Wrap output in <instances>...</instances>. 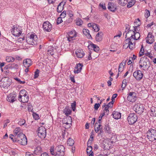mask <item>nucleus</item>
I'll return each instance as SVG.
<instances>
[{
	"label": "nucleus",
	"mask_w": 156,
	"mask_h": 156,
	"mask_svg": "<svg viewBox=\"0 0 156 156\" xmlns=\"http://www.w3.org/2000/svg\"><path fill=\"white\" fill-rule=\"evenodd\" d=\"M18 100L23 103L27 102L29 100L28 96L27 95V94H25L23 96L20 95L18 97Z\"/></svg>",
	"instance_id": "f8f14e48"
},
{
	"label": "nucleus",
	"mask_w": 156,
	"mask_h": 156,
	"mask_svg": "<svg viewBox=\"0 0 156 156\" xmlns=\"http://www.w3.org/2000/svg\"><path fill=\"white\" fill-rule=\"evenodd\" d=\"M150 114L151 116L156 117V108L154 107L151 108Z\"/></svg>",
	"instance_id": "bb28decb"
},
{
	"label": "nucleus",
	"mask_w": 156,
	"mask_h": 156,
	"mask_svg": "<svg viewBox=\"0 0 156 156\" xmlns=\"http://www.w3.org/2000/svg\"><path fill=\"white\" fill-rule=\"evenodd\" d=\"M15 80H16V81L18 82V83L20 84H24L25 83V81H21L20 79L18 78H14Z\"/></svg>",
	"instance_id": "3c124183"
},
{
	"label": "nucleus",
	"mask_w": 156,
	"mask_h": 156,
	"mask_svg": "<svg viewBox=\"0 0 156 156\" xmlns=\"http://www.w3.org/2000/svg\"><path fill=\"white\" fill-rule=\"evenodd\" d=\"M135 94L134 92H129L127 97V100L131 102H135L136 100V97Z\"/></svg>",
	"instance_id": "9b49d317"
},
{
	"label": "nucleus",
	"mask_w": 156,
	"mask_h": 156,
	"mask_svg": "<svg viewBox=\"0 0 156 156\" xmlns=\"http://www.w3.org/2000/svg\"><path fill=\"white\" fill-rule=\"evenodd\" d=\"M118 2L122 6H125L128 2L127 0H118Z\"/></svg>",
	"instance_id": "4c0bfd02"
},
{
	"label": "nucleus",
	"mask_w": 156,
	"mask_h": 156,
	"mask_svg": "<svg viewBox=\"0 0 156 156\" xmlns=\"http://www.w3.org/2000/svg\"><path fill=\"white\" fill-rule=\"evenodd\" d=\"M68 15L70 17H72L73 16V12L71 10H69L67 11Z\"/></svg>",
	"instance_id": "e2e57ef3"
},
{
	"label": "nucleus",
	"mask_w": 156,
	"mask_h": 156,
	"mask_svg": "<svg viewBox=\"0 0 156 156\" xmlns=\"http://www.w3.org/2000/svg\"><path fill=\"white\" fill-rule=\"evenodd\" d=\"M37 37L36 35L34 34V38H33V43H34V44H37Z\"/></svg>",
	"instance_id": "603ef678"
},
{
	"label": "nucleus",
	"mask_w": 156,
	"mask_h": 156,
	"mask_svg": "<svg viewBox=\"0 0 156 156\" xmlns=\"http://www.w3.org/2000/svg\"><path fill=\"white\" fill-rule=\"evenodd\" d=\"M83 66V65L79 63L76 64V66L75 67V69H78L81 70Z\"/></svg>",
	"instance_id": "49530a36"
},
{
	"label": "nucleus",
	"mask_w": 156,
	"mask_h": 156,
	"mask_svg": "<svg viewBox=\"0 0 156 156\" xmlns=\"http://www.w3.org/2000/svg\"><path fill=\"white\" fill-rule=\"evenodd\" d=\"M33 116L34 118L35 119L37 120L39 119V116L38 114L36 113L33 112Z\"/></svg>",
	"instance_id": "5fc2aeb1"
},
{
	"label": "nucleus",
	"mask_w": 156,
	"mask_h": 156,
	"mask_svg": "<svg viewBox=\"0 0 156 156\" xmlns=\"http://www.w3.org/2000/svg\"><path fill=\"white\" fill-rule=\"evenodd\" d=\"M126 29L125 31L127 32L128 30H129L130 26L129 24H126L125 25Z\"/></svg>",
	"instance_id": "338daca9"
},
{
	"label": "nucleus",
	"mask_w": 156,
	"mask_h": 156,
	"mask_svg": "<svg viewBox=\"0 0 156 156\" xmlns=\"http://www.w3.org/2000/svg\"><path fill=\"white\" fill-rule=\"evenodd\" d=\"M134 31H133V30H129L128 32L126 33L125 38H126L127 37H128V38H130L131 39H133L134 35Z\"/></svg>",
	"instance_id": "4be33fe9"
},
{
	"label": "nucleus",
	"mask_w": 156,
	"mask_h": 156,
	"mask_svg": "<svg viewBox=\"0 0 156 156\" xmlns=\"http://www.w3.org/2000/svg\"><path fill=\"white\" fill-rule=\"evenodd\" d=\"M136 2V1L135 0H131L129 2L127 5V7L130 8L132 7L135 4Z\"/></svg>",
	"instance_id": "c9c22d12"
},
{
	"label": "nucleus",
	"mask_w": 156,
	"mask_h": 156,
	"mask_svg": "<svg viewBox=\"0 0 156 156\" xmlns=\"http://www.w3.org/2000/svg\"><path fill=\"white\" fill-rule=\"evenodd\" d=\"M19 63H13L9 66V68L17 69L19 68Z\"/></svg>",
	"instance_id": "2f4dec72"
},
{
	"label": "nucleus",
	"mask_w": 156,
	"mask_h": 156,
	"mask_svg": "<svg viewBox=\"0 0 156 156\" xmlns=\"http://www.w3.org/2000/svg\"><path fill=\"white\" fill-rule=\"evenodd\" d=\"M71 106L73 111H74L76 109V102L75 101H74V102L72 103Z\"/></svg>",
	"instance_id": "864d4df0"
},
{
	"label": "nucleus",
	"mask_w": 156,
	"mask_h": 156,
	"mask_svg": "<svg viewBox=\"0 0 156 156\" xmlns=\"http://www.w3.org/2000/svg\"><path fill=\"white\" fill-rule=\"evenodd\" d=\"M66 11H64L60 14V17L62 18H64L66 16Z\"/></svg>",
	"instance_id": "8fccbe9b"
},
{
	"label": "nucleus",
	"mask_w": 156,
	"mask_h": 156,
	"mask_svg": "<svg viewBox=\"0 0 156 156\" xmlns=\"http://www.w3.org/2000/svg\"><path fill=\"white\" fill-rule=\"evenodd\" d=\"M108 5V8L110 11L113 12L115 11L116 9V6L114 3L111 2L109 3Z\"/></svg>",
	"instance_id": "dca6fc26"
},
{
	"label": "nucleus",
	"mask_w": 156,
	"mask_h": 156,
	"mask_svg": "<svg viewBox=\"0 0 156 156\" xmlns=\"http://www.w3.org/2000/svg\"><path fill=\"white\" fill-rule=\"evenodd\" d=\"M103 35V33L101 32H99L96 34L95 37V40L96 41L100 42L102 39V36Z\"/></svg>",
	"instance_id": "a211bd4d"
},
{
	"label": "nucleus",
	"mask_w": 156,
	"mask_h": 156,
	"mask_svg": "<svg viewBox=\"0 0 156 156\" xmlns=\"http://www.w3.org/2000/svg\"><path fill=\"white\" fill-rule=\"evenodd\" d=\"M102 126L101 124L97 123L96 122L94 126V130L96 133H98L101 129Z\"/></svg>",
	"instance_id": "a878e982"
},
{
	"label": "nucleus",
	"mask_w": 156,
	"mask_h": 156,
	"mask_svg": "<svg viewBox=\"0 0 156 156\" xmlns=\"http://www.w3.org/2000/svg\"><path fill=\"white\" fill-rule=\"evenodd\" d=\"M104 130L105 131L106 133H111L112 132L111 128H110L108 125H105Z\"/></svg>",
	"instance_id": "473e14b6"
},
{
	"label": "nucleus",
	"mask_w": 156,
	"mask_h": 156,
	"mask_svg": "<svg viewBox=\"0 0 156 156\" xmlns=\"http://www.w3.org/2000/svg\"><path fill=\"white\" fill-rule=\"evenodd\" d=\"M83 32L84 34L87 36V38L89 39H91L92 37L89 33V31L88 29H83Z\"/></svg>",
	"instance_id": "b1692460"
},
{
	"label": "nucleus",
	"mask_w": 156,
	"mask_h": 156,
	"mask_svg": "<svg viewBox=\"0 0 156 156\" xmlns=\"http://www.w3.org/2000/svg\"><path fill=\"white\" fill-rule=\"evenodd\" d=\"M134 111L138 114H141L143 112L144 107L143 105L137 104L134 107Z\"/></svg>",
	"instance_id": "0eeeda50"
},
{
	"label": "nucleus",
	"mask_w": 156,
	"mask_h": 156,
	"mask_svg": "<svg viewBox=\"0 0 156 156\" xmlns=\"http://www.w3.org/2000/svg\"><path fill=\"white\" fill-rule=\"evenodd\" d=\"M107 107H108L109 108H112L113 104H112V103H111V102H109L106 105Z\"/></svg>",
	"instance_id": "774afa93"
},
{
	"label": "nucleus",
	"mask_w": 156,
	"mask_h": 156,
	"mask_svg": "<svg viewBox=\"0 0 156 156\" xmlns=\"http://www.w3.org/2000/svg\"><path fill=\"white\" fill-rule=\"evenodd\" d=\"M32 61L29 59H24L23 62V65L26 68L29 67L32 64Z\"/></svg>",
	"instance_id": "2eb2a0df"
},
{
	"label": "nucleus",
	"mask_w": 156,
	"mask_h": 156,
	"mask_svg": "<svg viewBox=\"0 0 156 156\" xmlns=\"http://www.w3.org/2000/svg\"><path fill=\"white\" fill-rule=\"evenodd\" d=\"M150 16V11L147 10H146V12L144 14V16L146 18H147Z\"/></svg>",
	"instance_id": "13d9d810"
},
{
	"label": "nucleus",
	"mask_w": 156,
	"mask_h": 156,
	"mask_svg": "<svg viewBox=\"0 0 156 156\" xmlns=\"http://www.w3.org/2000/svg\"><path fill=\"white\" fill-rule=\"evenodd\" d=\"M109 108L107 107V106L105 107V108L103 110V113H102V116L105 115H108L109 113V111L108 109Z\"/></svg>",
	"instance_id": "72a5a7b5"
},
{
	"label": "nucleus",
	"mask_w": 156,
	"mask_h": 156,
	"mask_svg": "<svg viewBox=\"0 0 156 156\" xmlns=\"http://www.w3.org/2000/svg\"><path fill=\"white\" fill-rule=\"evenodd\" d=\"M76 23L77 25L81 26L83 23V21L80 18H78L76 19Z\"/></svg>",
	"instance_id": "e433bc0d"
},
{
	"label": "nucleus",
	"mask_w": 156,
	"mask_h": 156,
	"mask_svg": "<svg viewBox=\"0 0 156 156\" xmlns=\"http://www.w3.org/2000/svg\"><path fill=\"white\" fill-rule=\"evenodd\" d=\"M93 48L94 51L97 52L99 51V48L96 44H91L90 45L88 46V48L89 49H90V48Z\"/></svg>",
	"instance_id": "412c9836"
},
{
	"label": "nucleus",
	"mask_w": 156,
	"mask_h": 156,
	"mask_svg": "<svg viewBox=\"0 0 156 156\" xmlns=\"http://www.w3.org/2000/svg\"><path fill=\"white\" fill-rule=\"evenodd\" d=\"M11 80L8 77L3 78L0 81V86L4 88H7L11 84Z\"/></svg>",
	"instance_id": "7ed1b4c3"
},
{
	"label": "nucleus",
	"mask_w": 156,
	"mask_h": 156,
	"mask_svg": "<svg viewBox=\"0 0 156 156\" xmlns=\"http://www.w3.org/2000/svg\"><path fill=\"white\" fill-rule=\"evenodd\" d=\"M69 77L71 81L73 83H74L75 82L74 78V76L73 75H70L69 76Z\"/></svg>",
	"instance_id": "69168bd1"
},
{
	"label": "nucleus",
	"mask_w": 156,
	"mask_h": 156,
	"mask_svg": "<svg viewBox=\"0 0 156 156\" xmlns=\"http://www.w3.org/2000/svg\"><path fill=\"white\" fill-rule=\"evenodd\" d=\"M42 152V148L41 147L38 146L34 150L35 153L37 155L41 153Z\"/></svg>",
	"instance_id": "c85d7f7f"
},
{
	"label": "nucleus",
	"mask_w": 156,
	"mask_h": 156,
	"mask_svg": "<svg viewBox=\"0 0 156 156\" xmlns=\"http://www.w3.org/2000/svg\"><path fill=\"white\" fill-rule=\"evenodd\" d=\"M37 132L38 136L42 139L45 138L46 135V129L44 127L41 126L39 127Z\"/></svg>",
	"instance_id": "39448f33"
},
{
	"label": "nucleus",
	"mask_w": 156,
	"mask_h": 156,
	"mask_svg": "<svg viewBox=\"0 0 156 156\" xmlns=\"http://www.w3.org/2000/svg\"><path fill=\"white\" fill-rule=\"evenodd\" d=\"M142 64L144 66V70H147L150 66V62L149 59L145 56L141 57L139 62V64Z\"/></svg>",
	"instance_id": "f257e3e1"
},
{
	"label": "nucleus",
	"mask_w": 156,
	"mask_h": 156,
	"mask_svg": "<svg viewBox=\"0 0 156 156\" xmlns=\"http://www.w3.org/2000/svg\"><path fill=\"white\" fill-rule=\"evenodd\" d=\"M16 142H18L20 144L25 145L27 144V140L26 136L23 134H21V136H18Z\"/></svg>",
	"instance_id": "423d86ee"
},
{
	"label": "nucleus",
	"mask_w": 156,
	"mask_h": 156,
	"mask_svg": "<svg viewBox=\"0 0 156 156\" xmlns=\"http://www.w3.org/2000/svg\"><path fill=\"white\" fill-rule=\"evenodd\" d=\"M63 124L65 126L66 128H68L70 127V124L68 123L67 122H64Z\"/></svg>",
	"instance_id": "bf43d9fd"
},
{
	"label": "nucleus",
	"mask_w": 156,
	"mask_h": 156,
	"mask_svg": "<svg viewBox=\"0 0 156 156\" xmlns=\"http://www.w3.org/2000/svg\"><path fill=\"white\" fill-rule=\"evenodd\" d=\"M112 115L113 118L115 119H118L121 118V113L119 112L114 111L112 113Z\"/></svg>",
	"instance_id": "5701e85b"
},
{
	"label": "nucleus",
	"mask_w": 156,
	"mask_h": 156,
	"mask_svg": "<svg viewBox=\"0 0 156 156\" xmlns=\"http://www.w3.org/2000/svg\"><path fill=\"white\" fill-rule=\"evenodd\" d=\"M15 58L11 56L7 57L6 58V60L8 62H13Z\"/></svg>",
	"instance_id": "58836bf2"
},
{
	"label": "nucleus",
	"mask_w": 156,
	"mask_h": 156,
	"mask_svg": "<svg viewBox=\"0 0 156 156\" xmlns=\"http://www.w3.org/2000/svg\"><path fill=\"white\" fill-rule=\"evenodd\" d=\"M25 120L24 119H21L18 122V124L20 126H22L25 123Z\"/></svg>",
	"instance_id": "de8ad7c7"
},
{
	"label": "nucleus",
	"mask_w": 156,
	"mask_h": 156,
	"mask_svg": "<svg viewBox=\"0 0 156 156\" xmlns=\"http://www.w3.org/2000/svg\"><path fill=\"white\" fill-rule=\"evenodd\" d=\"M25 94H27V92L25 90H21L19 93V96H23V95H24Z\"/></svg>",
	"instance_id": "680f3d73"
},
{
	"label": "nucleus",
	"mask_w": 156,
	"mask_h": 156,
	"mask_svg": "<svg viewBox=\"0 0 156 156\" xmlns=\"http://www.w3.org/2000/svg\"><path fill=\"white\" fill-rule=\"evenodd\" d=\"M100 106V104L99 103H96L94 105V108L96 110H97L99 107Z\"/></svg>",
	"instance_id": "052dcab7"
},
{
	"label": "nucleus",
	"mask_w": 156,
	"mask_h": 156,
	"mask_svg": "<svg viewBox=\"0 0 156 156\" xmlns=\"http://www.w3.org/2000/svg\"><path fill=\"white\" fill-rule=\"evenodd\" d=\"M67 144L70 146H73L74 143V140L70 138H69L67 140Z\"/></svg>",
	"instance_id": "f704fd0d"
},
{
	"label": "nucleus",
	"mask_w": 156,
	"mask_h": 156,
	"mask_svg": "<svg viewBox=\"0 0 156 156\" xmlns=\"http://www.w3.org/2000/svg\"><path fill=\"white\" fill-rule=\"evenodd\" d=\"M54 49L50 47L49 49L48 50L47 53L48 55L50 54L51 55H54V53L53 52Z\"/></svg>",
	"instance_id": "a19ab883"
},
{
	"label": "nucleus",
	"mask_w": 156,
	"mask_h": 156,
	"mask_svg": "<svg viewBox=\"0 0 156 156\" xmlns=\"http://www.w3.org/2000/svg\"><path fill=\"white\" fill-rule=\"evenodd\" d=\"M9 138H10L13 142H16V140L18 138V136L10 134L9 136Z\"/></svg>",
	"instance_id": "7c9ffc66"
},
{
	"label": "nucleus",
	"mask_w": 156,
	"mask_h": 156,
	"mask_svg": "<svg viewBox=\"0 0 156 156\" xmlns=\"http://www.w3.org/2000/svg\"><path fill=\"white\" fill-rule=\"evenodd\" d=\"M63 112L65 113V115H70L72 111L70 109L66 108L64 110Z\"/></svg>",
	"instance_id": "ea45409f"
},
{
	"label": "nucleus",
	"mask_w": 156,
	"mask_h": 156,
	"mask_svg": "<svg viewBox=\"0 0 156 156\" xmlns=\"http://www.w3.org/2000/svg\"><path fill=\"white\" fill-rule=\"evenodd\" d=\"M147 136L150 141L156 140V130L152 128L149 129L147 133Z\"/></svg>",
	"instance_id": "f03ea898"
},
{
	"label": "nucleus",
	"mask_w": 156,
	"mask_h": 156,
	"mask_svg": "<svg viewBox=\"0 0 156 156\" xmlns=\"http://www.w3.org/2000/svg\"><path fill=\"white\" fill-rule=\"evenodd\" d=\"M146 40V42L149 44H151L154 41V36L150 33L148 34Z\"/></svg>",
	"instance_id": "ddd939ff"
},
{
	"label": "nucleus",
	"mask_w": 156,
	"mask_h": 156,
	"mask_svg": "<svg viewBox=\"0 0 156 156\" xmlns=\"http://www.w3.org/2000/svg\"><path fill=\"white\" fill-rule=\"evenodd\" d=\"M11 32L13 35L16 37L20 36L22 34V31L20 30L19 29L15 27V26H13Z\"/></svg>",
	"instance_id": "9d476101"
},
{
	"label": "nucleus",
	"mask_w": 156,
	"mask_h": 156,
	"mask_svg": "<svg viewBox=\"0 0 156 156\" xmlns=\"http://www.w3.org/2000/svg\"><path fill=\"white\" fill-rule=\"evenodd\" d=\"M57 151H60L62 152H65V148L63 145H59L56 147Z\"/></svg>",
	"instance_id": "cd10ccee"
},
{
	"label": "nucleus",
	"mask_w": 156,
	"mask_h": 156,
	"mask_svg": "<svg viewBox=\"0 0 156 156\" xmlns=\"http://www.w3.org/2000/svg\"><path fill=\"white\" fill-rule=\"evenodd\" d=\"M63 2H61L60 3L58 6L57 8V11L58 12H61L63 10V6L64 5Z\"/></svg>",
	"instance_id": "393cba45"
},
{
	"label": "nucleus",
	"mask_w": 156,
	"mask_h": 156,
	"mask_svg": "<svg viewBox=\"0 0 156 156\" xmlns=\"http://www.w3.org/2000/svg\"><path fill=\"white\" fill-rule=\"evenodd\" d=\"M65 152H60V151H57L55 156H64Z\"/></svg>",
	"instance_id": "79ce46f5"
},
{
	"label": "nucleus",
	"mask_w": 156,
	"mask_h": 156,
	"mask_svg": "<svg viewBox=\"0 0 156 156\" xmlns=\"http://www.w3.org/2000/svg\"><path fill=\"white\" fill-rule=\"evenodd\" d=\"M14 135L18 136H21V134H23L22 133V130L19 127L16 128L14 130Z\"/></svg>",
	"instance_id": "6ab92c4d"
},
{
	"label": "nucleus",
	"mask_w": 156,
	"mask_h": 156,
	"mask_svg": "<svg viewBox=\"0 0 156 156\" xmlns=\"http://www.w3.org/2000/svg\"><path fill=\"white\" fill-rule=\"evenodd\" d=\"M92 147H87V154H90L92 152Z\"/></svg>",
	"instance_id": "09e8293b"
},
{
	"label": "nucleus",
	"mask_w": 156,
	"mask_h": 156,
	"mask_svg": "<svg viewBox=\"0 0 156 156\" xmlns=\"http://www.w3.org/2000/svg\"><path fill=\"white\" fill-rule=\"evenodd\" d=\"M34 34H31L29 36L28 35L27 37H26V41L27 43L33 45L34 44V43H33V38H34Z\"/></svg>",
	"instance_id": "4468645a"
},
{
	"label": "nucleus",
	"mask_w": 156,
	"mask_h": 156,
	"mask_svg": "<svg viewBox=\"0 0 156 156\" xmlns=\"http://www.w3.org/2000/svg\"><path fill=\"white\" fill-rule=\"evenodd\" d=\"M92 28L95 32H98L99 30V26L96 24L93 25L92 26Z\"/></svg>",
	"instance_id": "37998d69"
},
{
	"label": "nucleus",
	"mask_w": 156,
	"mask_h": 156,
	"mask_svg": "<svg viewBox=\"0 0 156 156\" xmlns=\"http://www.w3.org/2000/svg\"><path fill=\"white\" fill-rule=\"evenodd\" d=\"M52 27V25L49 22L47 21L44 22L43 28L44 30L46 32H50L51 30Z\"/></svg>",
	"instance_id": "1a4fd4ad"
},
{
	"label": "nucleus",
	"mask_w": 156,
	"mask_h": 156,
	"mask_svg": "<svg viewBox=\"0 0 156 156\" xmlns=\"http://www.w3.org/2000/svg\"><path fill=\"white\" fill-rule=\"evenodd\" d=\"M140 37V34L138 32H134L133 37V39L134 40H138Z\"/></svg>",
	"instance_id": "c756f323"
},
{
	"label": "nucleus",
	"mask_w": 156,
	"mask_h": 156,
	"mask_svg": "<svg viewBox=\"0 0 156 156\" xmlns=\"http://www.w3.org/2000/svg\"><path fill=\"white\" fill-rule=\"evenodd\" d=\"M76 54L78 58H81L84 55V54L82 50H77L76 51Z\"/></svg>",
	"instance_id": "aec40b11"
},
{
	"label": "nucleus",
	"mask_w": 156,
	"mask_h": 156,
	"mask_svg": "<svg viewBox=\"0 0 156 156\" xmlns=\"http://www.w3.org/2000/svg\"><path fill=\"white\" fill-rule=\"evenodd\" d=\"M134 46V45L133 44V43L132 42V41H131L130 42V44H129L128 45L127 47H129V48L130 49H132L133 48Z\"/></svg>",
	"instance_id": "4d7b16f0"
},
{
	"label": "nucleus",
	"mask_w": 156,
	"mask_h": 156,
	"mask_svg": "<svg viewBox=\"0 0 156 156\" xmlns=\"http://www.w3.org/2000/svg\"><path fill=\"white\" fill-rule=\"evenodd\" d=\"M40 72V70L38 69H37L36 71L34 72V78H36L38 77L39 76V73Z\"/></svg>",
	"instance_id": "a18cd8bd"
},
{
	"label": "nucleus",
	"mask_w": 156,
	"mask_h": 156,
	"mask_svg": "<svg viewBox=\"0 0 156 156\" xmlns=\"http://www.w3.org/2000/svg\"><path fill=\"white\" fill-rule=\"evenodd\" d=\"M133 76L137 80H140L143 77V74L140 70H137L135 71L133 74Z\"/></svg>",
	"instance_id": "6e6552de"
},
{
	"label": "nucleus",
	"mask_w": 156,
	"mask_h": 156,
	"mask_svg": "<svg viewBox=\"0 0 156 156\" xmlns=\"http://www.w3.org/2000/svg\"><path fill=\"white\" fill-rule=\"evenodd\" d=\"M93 131L91 132V133L90 137L89 140H88V141H91V142H92L93 141V140H94L93 135H94V134L93 133Z\"/></svg>",
	"instance_id": "6e6d98bb"
},
{
	"label": "nucleus",
	"mask_w": 156,
	"mask_h": 156,
	"mask_svg": "<svg viewBox=\"0 0 156 156\" xmlns=\"http://www.w3.org/2000/svg\"><path fill=\"white\" fill-rule=\"evenodd\" d=\"M76 33L75 31H72L69 33V37L67 38V40L69 41H70L76 37Z\"/></svg>",
	"instance_id": "f3484780"
},
{
	"label": "nucleus",
	"mask_w": 156,
	"mask_h": 156,
	"mask_svg": "<svg viewBox=\"0 0 156 156\" xmlns=\"http://www.w3.org/2000/svg\"><path fill=\"white\" fill-rule=\"evenodd\" d=\"M132 40L130 38H127L123 42V44L128 45L129 44H130V42Z\"/></svg>",
	"instance_id": "c03bdc74"
},
{
	"label": "nucleus",
	"mask_w": 156,
	"mask_h": 156,
	"mask_svg": "<svg viewBox=\"0 0 156 156\" xmlns=\"http://www.w3.org/2000/svg\"><path fill=\"white\" fill-rule=\"evenodd\" d=\"M62 18L61 17H59L57 19V24H59L61 23L62 22Z\"/></svg>",
	"instance_id": "0e129e2a"
},
{
	"label": "nucleus",
	"mask_w": 156,
	"mask_h": 156,
	"mask_svg": "<svg viewBox=\"0 0 156 156\" xmlns=\"http://www.w3.org/2000/svg\"><path fill=\"white\" fill-rule=\"evenodd\" d=\"M137 115L134 113H130L127 117V120L129 125H133L135 123L137 120Z\"/></svg>",
	"instance_id": "20e7f679"
}]
</instances>
